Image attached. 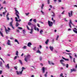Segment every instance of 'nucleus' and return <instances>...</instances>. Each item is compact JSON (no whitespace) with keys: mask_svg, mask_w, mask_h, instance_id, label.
Here are the masks:
<instances>
[{"mask_svg":"<svg viewBox=\"0 0 77 77\" xmlns=\"http://www.w3.org/2000/svg\"><path fill=\"white\" fill-rule=\"evenodd\" d=\"M31 55L29 54H28L26 55V57H25V59H24V60L25 61V62H27L28 61V59L30 57Z\"/></svg>","mask_w":77,"mask_h":77,"instance_id":"obj_1","label":"nucleus"},{"mask_svg":"<svg viewBox=\"0 0 77 77\" xmlns=\"http://www.w3.org/2000/svg\"><path fill=\"white\" fill-rule=\"evenodd\" d=\"M15 14H16V16L17 17V18L18 19H20V17L18 15V14H19V13L18 11L17 10H15Z\"/></svg>","mask_w":77,"mask_h":77,"instance_id":"obj_2","label":"nucleus"},{"mask_svg":"<svg viewBox=\"0 0 77 77\" xmlns=\"http://www.w3.org/2000/svg\"><path fill=\"white\" fill-rule=\"evenodd\" d=\"M71 24L72 25H73V26H74V27H75V25H74L73 24H72V20H69V26L71 28H72V27L71 26Z\"/></svg>","mask_w":77,"mask_h":77,"instance_id":"obj_3","label":"nucleus"},{"mask_svg":"<svg viewBox=\"0 0 77 77\" xmlns=\"http://www.w3.org/2000/svg\"><path fill=\"white\" fill-rule=\"evenodd\" d=\"M8 30L7 29L5 28V31L6 33L7 34H8V32H10L9 30H11V29L9 27L8 28Z\"/></svg>","mask_w":77,"mask_h":77,"instance_id":"obj_4","label":"nucleus"},{"mask_svg":"<svg viewBox=\"0 0 77 77\" xmlns=\"http://www.w3.org/2000/svg\"><path fill=\"white\" fill-rule=\"evenodd\" d=\"M48 24L49 27H52L53 26V23L50 21H48Z\"/></svg>","mask_w":77,"mask_h":77,"instance_id":"obj_5","label":"nucleus"},{"mask_svg":"<svg viewBox=\"0 0 77 77\" xmlns=\"http://www.w3.org/2000/svg\"><path fill=\"white\" fill-rule=\"evenodd\" d=\"M73 11H71V12H68V15L69 16V17H72L73 14Z\"/></svg>","mask_w":77,"mask_h":77,"instance_id":"obj_6","label":"nucleus"},{"mask_svg":"<svg viewBox=\"0 0 77 77\" xmlns=\"http://www.w3.org/2000/svg\"><path fill=\"white\" fill-rule=\"evenodd\" d=\"M13 23V21H11V22L10 23V25L13 28V29H14V27H13V25H12V24Z\"/></svg>","mask_w":77,"mask_h":77,"instance_id":"obj_7","label":"nucleus"},{"mask_svg":"<svg viewBox=\"0 0 77 77\" xmlns=\"http://www.w3.org/2000/svg\"><path fill=\"white\" fill-rule=\"evenodd\" d=\"M62 62H64V60L63 59H61V60H60V62L61 63V64L63 65V66H65V64Z\"/></svg>","mask_w":77,"mask_h":77,"instance_id":"obj_8","label":"nucleus"},{"mask_svg":"<svg viewBox=\"0 0 77 77\" xmlns=\"http://www.w3.org/2000/svg\"><path fill=\"white\" fill-rule=\"evenodd\" d=\"M45 67H43L42 69V70L43 71L42 72L43 73H44L45 72Z\"/></svg>","mask_w":77,"mask_h":77,"instance_id":"obj_9","label":"nucleus"},{"mask_svg":"<svg viewBox=\"0 0 77 77\" xmlns=\"http://www.w3.org/2000/svg\"><path fill=\"white\" fill-rule=\"evenodd\" d=\"M49 48L50 49L51 51H53L54 50V48L53 47L50 46H49Z\"/></svg>","mask_w":77,"mask_h":77,"instance_id":"obj_10","label":"nucleus"},{"mask_svg":"<svg viewBox=\"0 0 77 77\" xmlns=\"http://www.w3.org/2000/svg\"><path fill=\"white\" fill-rule=\"evenodd\" d=\"M62 59L64 60H66L67 61H69V59H68L64 58L63 57H62Z\"/></svg>","mask_w":77,"mask_h":77,"instance_id":"obj_11","label":"nucleus"},{"mask_svg":"<svg viewBox=\"0 0 77 77\" xmlns=\"http://www.w3.org/2000/svg\"><path fill=\"white\" fill-rule=\"evenodd\" d=\"M71 73H72L73 71L75 72L76 71V70L75 69H71Z\"/></svg>","mask_w":77,"mask_h":77,"instance_id":"obj_12","label":"nucleus"},{"mask_svg":"<svg viewBox=\"0 0 77 77\" xmlns=\"http://www.w3.org/2000/svg\"><path fill=\"white\" fill-rule=\"evenodd\" d=\"M52 14L51 15V16L52 17H55L56 16V15H55V14L53 12H52Z\"/></svg>","mask_w":77,"mask_h":77,"instance_id":"obj_13","label":"nucleus"},{"mask_svg":"<svg viewBox=\"0 0 77 77\" xmlns=\"http://www.w3.org/2000/svg\"><path fill=\"white\" fill-rule=\"evenodd\" d=\"M32 45L31 43L29 42L28 43V45L27 46L29 47H30Z\"/></svg>","mask_w":77,"mask_h":77,"instance_id":"obj_14","label":"nucleus"},{"mask_svg":"<svg viewBox=\"0 0 77 77\" xmlns=\"http://www.w3.org/2000/svg\"><path fill=\"white\" fill-rule=\"evenodd\" d=\"M10 41L9 40H8V42H7V44L8 45H11V43H10Z\"/></svg>","mask_w":77,"mask_h":77,"instance_id":"obj_15","label":"nucleus"},{"mask_svg":"<svg viewBox=\"0 0 77 77\" xmlns=\"http://www.w3.org/2000/svg\"><path fill=\"white\" fill-rule=\"evenodd\" d=\"M5 67L8 69H9L10 68L9 66V64H7V65L5 66Z\"/></svg>","mask_w":77,"mask_h":77,"instance_id":"obj_16","label":"nucleus"},{"mask_svg":"<svg viewBox=\"0 0 77 77\" xmlns=\"http://www.w3.org/2000/svg\"><path fill=\"white\" fill-rule=\"evenodd\" d=\"M48 63H49V64L50 65H51V64H52L53 65H54V63H53V62H50L49 61H48Z\"/></svg>","mask_w":77,"mask_h":77,"instance_id":"obj_17","label":"nucleus"},{"mask_svg":"<svg viewBox=\"0 0 77 77\" xmlns=\"http://www.w3.org/2000/svg\"><path fill=\"white\" fill-rule=\"evenodd\" d=\"M20 25V24L18 23V22H16V27H18L19 25Z\"/></svg>","mask_w":77,"mask_h":77,"instance_id":"obj_18","label":"nucleus"},{"mask_svg":"<svg viewBox=\"0 0 77 77\" xmlns=\"http://www.w3.org/2000/svg\"><path fill=\"white\" fill-rule=\"evenodd\" d=\"M36 53H39V54H42V53H41V52L39 51V49H38V50L36 51Z\"/></svg>","mask_w":77,"mask_h":77,"instance_id":"obj_19","label":"nucleus"},{"mask_svg":"<svg viewBox=\"0 0 77 77\" xmlns=\"http://www.w3.org/2000/svg\"><path fill=\"white\" fill-rule=\"evenodd\" d=\"M14 42H17V44H19V43L18 42V40L17 39L14 40Z\"/></svg>","mask_w":77,"mask_h":77,"instance_id":"obj_20","label":"nucleus"},{"mask_svg":"<svg viewBox=\"0 0 77 77\" xmlns=\"http://www.w3.org/2000/svg\"><path fill=\"white\" fill-rule=\"evenodd\" d=\"M19 63H20L21 65H23V63L22 62V60H19Z\"/></svg>","mask_w":77,"mask_h":77,"instance_id":"obj_21","label":"nucleus"},{"mask_svg":"<svg viewBox=\"0 0 77 77\" xmlns=\"http://www.w3.org/2000/svg\"><path fill=\"white\" fill-rule=\"evenodd\" d=\"M0 35H1V36L2 37H4L3 34L2 32L1 31H0Z\"/></svg>","mask_w":77,"mask_h":77,"instance_id":"obj_22","label":"nucleus"},{"mask_svg":"<svg viewBox=\"0 0 77 77\" xmlns=\"http://www.w3.org/2000/svg\"><path fill=\"white\" fill-rule=\"evenodd\" d=\"M30 31H31V32H29L30 33L32 34V32H33V29H30Z\"/></svg>","mask_w":77,"mask_h":77,"instance_id":"obj_23","label":"nucleus"},{"mask_svg":"<svg viewBox=\"0 0 77 77\" xmlns=\"http://www.w3.org/2000/svg\"><path fill=\"white\" fill-rule=\"evenodd\" d=\"M3 4H6V2L5 0H4L2 2Z\"/></svg>","mask_w":77,"mask_h":77,"instance_id":"obj_24","label":"nucleus"},{"mask_svg":"<svg viewBox=\"0 0 77 77\" xmlns=\"http://www.w3.org/2000/svg\"><path fill=\"white\" fill-rule=\"evenodd\" d=\"M16 55L17 56L18 55V51H16Z\"/></svg>","mask_w":77,"mask_h":77,"instance_id":"obj_25","label":"nucleus"},{"mask_svg":"<svg viewBox=\"0 0 77 77\" xmlns=\"http://www.w3.org/2000/svg\"><path fill=\"white\" fill-rule=\"evenodd\" d=\"M49 42V40L48 39H47V40H46V42H45V44H48V42Z\"/></svg>","mask_w":77,"mask_h":77,"instance_id":"obj_26","label":"nucleus"},{"mask_svg":"<svg viewBox=\"0 0 77 77\" xmlns=\"http://www.w3.org/2000/svg\"><path fill=\"white\" fill-rule=\"evenodd\" d=\"M2 61H0V66L2 67Z\"/></svg>","mask_w":77,"mask_h":77,"instance_id":"obj_27","label":"nucleus"},{"mask_svg":"<svg viewBox=\"0 0 77 77\" xmlns=\"http://www.w3.org/2000/svg\"><path fill=\"white\" fill-rule=\"evenodd\" d=\"M28 25L29 26H30V25H32L31 23V22H28Z\"/></svg>","mask_w":77,"mask_h":77,"instance_id":"obj_28","label":"nucleus"},{"mask_svg":"<svg viewBox=\"0 0 77 77\" xmlns=\"http://www.w3.org/2000/svg\"><path fill=\"white\" fill-rule=\"evenodd\" d=\"M44 4H42V6H41L42 9H43V7H44Z\"/></svg>","mask_w":77,"mask_h":77,"instance_id":"obj_29","label":"nucleus"},{"mask_svg":"<svg viewBox=\"0 0 77 77\" xmlns=\"http://www.w3.org/2000/svg\"><path fill=\"white\" fill-rule=\"evenodd\" d=\"M43 32V31L42 30H41L40 31V33H41V35L42 34V32Z\"/></svg>","mask_w":77,"mask_h":77,"instance_id":"obj_30","label":"nucleus"},{"mask_svg":"<svg viewBox=\"0 0 77 77\" xmlns=\"http://www.w3.org/2000/svg\"><path fill=\"white\" fill-rule=\"evenodd\" d=\"M15 20L16 22H18V18L17 17H15Z\"/></svg>","mask_w":77,"mask_h":77,"instance_id":"obj_31","label":"nucleus"},{"mask_svg":"<svg viewBox=\"0 0 77 77\" xmlns=\"http://www.w3.org/2000/svg\"><path fill=\"white\" fill-rule=\"evenodd\" d=\"M73 32H74L75 33H77V31L75 30H73Z\"/></svg>","mask_w":77,"mask_h":77,"instance_id":"obj_32","label":"nucleus"},{"mask_svg":"<svg viewBox=\"0 0 77 77\" xmlns=\"http://www.w3.org/2000/svg\"><path fill=\"white\" fill-rule=\"evenodd\" d=\"M42 57H39V60H40L42 61Z\"/></svg>","mask_w":77,"mask_h":77,"instance_id":"obj_33","label":"nucleus"},{"mask_svg":"<svg viewBox=\"0 0 77 77\" xmlns=\"http://www.w3.org/2000/svg\"><path fill=\"white\" fill-rule=\"evenodd\" d=\"M26 69V68H24V67H22V71H23V70L24 69Z\"/></svg>","mask_w":77,"mask_h":77,"instance_id":"obj_34","label":"nucleus"},{"mask_svg":"<svg viewBox=\"0 0 77 77\" xmlns=\"http://www.w3.org/2000/svg\"><path fill=\"white\" fill-rule=\"evenodd\" d=\"M18 29H23V28H22L21 27H18Z\"/></svg>","mask_w":77,"mask_h":77,"instance_id":"obj_35","label":"nucleus"},{"mask_svg":"<svg viewBox=\"0 0 77 77\" xmlns=\"http://www.w3.org/2000/svg\"><path fill=\"white\" fill-rule=\"evenodd\" d=\"M33 50H34V51H35L36 50V47H35V48H33Z\"/></svg>","mask_w":77,"mask_h":77,"instance_id":"obj_36","label":"nucleus"},{"mask_svg":"<svg viewBox=\"0 0 77 77\" xmlns=\"http://www.w3.org/2000/svg\"><path fill=\"white\" fill-rule=\"evenodd\" d=\"M26 46H24L23 47V49H26Z\"/></svg>","mask_w":77,"mask_h":77,"instance_id":"obj_37","label":"nucleus"},{"mask_svg":"<svg viewBox=\"0 0 77 77\" xmlns=\"http://www.w3.org/2000/svg\"><path fill=\"white\" fill-rule=\"evenodd\" d=\"M14 68L16 70H17V69L18 68V67L17 66H15V67H14Z\"/></svg>","mask_w":77,"mask_h":77,"instance_id":"obj_38","label":"nucleus"},{"mask_svg":"<svg viewBox=\"0 0 77 77\" xmlns=\"http://www.w3.org/2000/svg\"><path fill=\"white\" fill-rule=\"evenodd\" d=\"M34 29L35 31H37V27H36V26H35V27L34 28Z\"/></svg>","mask_w":77,"mask_h":77,"instance_id":"obj_39","label":"nucleus"},{"mask_svg":"<svg viewBox=\"0 0 77 77\" xmlns=\"http://www.w3.org/2000/svg\"><path fill=\"white\" fill-rule=\"evenodd\" d=\"M59 35H57V38H56V40L57 41L58 40V38H59Z\"/></svg>","mask_w":77,"mask_h":77,"instance_id":"obj_40","label":"nucleus"},{"mask_svg":"<svg viewBox=\"0 0 77 77\" xmlns=\"http://www.w3.org/2000/svg\"><path fill=\"white\" fill-rule=\"evenodd\" d=\"M16 72H17V75L20 74V72H18V71H16Z\"/></svg>","mask_w":77,"mask_h":77,"instance_id":"obj_41","label":"nucleus"},{"mask_svg":"<svg viewBox=\"0 0 77 77\" xmlns=\"http://www.w3.org/2000/svg\"><path fill=\"white\" fill-rule=\"evenodd\" d=\"M66 67L67 68H68V66H69V64H66Z\"/></svg>","mask_w":77,"mask_h":77,"instance_id":"obj_42","label":"nucleus"},{"mask_svg":"<svg viewBox=\"0 0 77 77\" xmlns=\"http://www.w3.org/2000/svg\"><path fill=\"white\" fill-rule=\"evenodd\" d=\"M33 22H34L35 23H36V20L35 19L34 20H33Z\"/></svg>","mask_w":77,"mask_h":77,"instance_id":"obj_43","label":"nucleus"},{"mask_svg":"<svg viewBox=\"0 0 77 77\" xmlns=\"http://www.w3.org/2000/svg\"><path fill=\"white\" fill-rule=\"evenodd\" d=\"M63 73H61L60 75V77H63Z\"/></svg>","mask_w":77,"mask_h":77,"instance_id":"obj_44","label":"nucleus"},{"mask_svg":"<svg viewBox=\"0 0 77 77\" xmlns=\"http://www.w3.org/2000/svg\"><path fill=\"white\" fill-rule=\"evenodd\" d=\"M26 27L27 28V29L29 30H30V29H29V27L28 26V25L26 26Z\"/></svg>","mask_w":77,"mask_h":77,"instance_id":"obj_45","label":"nucleus"},{"mask_svg":"<svg viewBox=\"0 0 77 77\" xmlns=\"http://www.w3.org/2000/svg\"><path fill=\"white\" fill-rule=\"evenodd\" d=\"M17 56H15V57H14V60H15L17 58Z\"/></svg>","mask_w":77,"mask_h":77,"instance_id":"obj_46","label":"nucleus"},{"mask_svg":"<svg viewBox=\"0 0 77 77\" xmlns=\"http://www.w3.org/2000/svg\"><path fill=\"white\" fill-rule=\"evenodd\" d=\"M7 19L8 20H9L10 19V18H9L8 16H7Z\"/></svg>","mask_w":77,"mask_h":77,"instance_id":"obj_47","label":"nucleus"},{"mask_svg":"<svg viewBox=\"0 0 77 77\" xmlns=\"http://www.w3.org/2000/svg\"><path fill=\"white\" fill-rule=\"evenodd\" d=\"M75 59L74 58L73 59V62H74V63H75Z\"/></svg>","mask_w":77,"mask_h":77,"instance_id":"obj_48","label":"nucleus"},{"mask_svg":"<svg viewBox=\"0 0 77 77\" xmlns=\"http://www.w3.org/2000/svg\"><path fill=\"white\" fill-rule=\"evenodd\" d=\"M0 59H1L3 63H5V61H4L3 60L2 58H1Z\"/></svg>","mask_w":77,"mask_h":77,"instance_id":"obj_49","label":"nucleus"},{"mask_svg":"<svg viewBox=\"0 0 77 77\" xmlns=\"http://www.w3.org/2000/svg\"><path fill=\"white\" fill-rule=\"evenodd\" d=\"M44 76H45V77H47V74H45Z\"/></svg>","mask_w":77,"mask_h":77,"instance_id":"obj_50","label":"nucleus"},{"mask_svg":"<svg viewBox=\"0 0 77 77\" xmlns=\"http://www.w3.org/2000/svg\"><path fill=\"white\" fill-rule=\"evenodd\" d=\"M48 4H50V0H48Z\"/></svg>","mask_w":77,"mask_h":77,"instance_id":"obj_51","label":"nucleus"},{"mask_svg":"<svg viewBox=\"0 0 77 77\" xmlns=\"http://www.w3.org/2000/svg\"><path fill=\"white\" fill-rule=\"evenodd\" d=\"M23 72V71H22V70L21 71V72H19V73H20V74H22V72Z\"/></svg>","mask_w":77,"mask_h":77,"instance_id":"obj_52","label":"nucleus"},{"mask_svg":"<svg viewBox=\"0 0 77 77\" xmlns=\"http://www.w3.org/2000/svg\"><path fill=\"white\" fill-rule=\"evenodd\" d=\"M2 70H0V74H1L2 73Z\"/></svg>","mask_w":77,"mask_h":77,"instance_id":"obj_53","label":"nucleus"},{"mask_svg":"<svg viewBox=\"0 0 77 77\" xmlns=\"http://www.w3.org/2000/svg\"><path fill=\"white\" fill-rule=\"evenodd\" d=\"M16 32H20L19 30H16Z\"/></svg>","mask_w":77,"mask_h":77,"instance_id":"obj_54","label":"nucleus"},{"mask_svg":"<svg viewBox=\"0 0 77 77\" xmlns=\"http://www.w3.org/2000/svg\"><path fill=\"white\" fill-rule=\"evenodd\" d=\"M25 14L26 15V16H27L28 14H29V13H25Z\"/></svg>","mask_w":77,"mask_h":77,"instance_id":"obj_55","label":"nucleus"},{"mask_svg":"<svg viewBox=\"0 0 77 77\" xmlns=\"http://www.w3.org/2000/svg\"><path fill=\"white\" fill-rule=\"evenodd\" d=\"M37 26L38 27H40V26H39V24L38 23H37Z\"/></svg>","mask_w":77,"mask_h":77,"instance_id":"obj_56","label":"nucleus"},{"mask_svg":"<svg viewBox=\"0 0 77 77\" xmlns=\"http://www.w3.org/2000/svg\"><path fill=\"white\" fill-rule=\"evenodd\" d=\"M58 2L60 3L62 2V1L61 0H58Z\"/></svg>","mask_w":77,"mask_h":77,"instance_id":"obj_57","label":"nucleus"},{"mask_svg":"<svg viewBox=\"0 0 77 77\" xmlns=\"http://www.w3.org/2000/svg\"><path fill=\"white\" fill-rule=\"evenodd\" d=\"M7 12V10H6V11H5V12H3V14H5V13H6V12Z\"/></svg>","mask_w":77,"mask_h":77,"instance_id":"obj_58","label":"nucleus"},{"mask_svg":"<svg viewBox=\"0 0 77 77\" xmlns=\"http://www.w3.org/2000/svg\"><path fill=\"white\" fill-rule=\"evenodd\" d=\"M69 57L71 59H72V57L70 55H69Z\"/></svg>","mask_w":77,"mask_h":77,"instance_id":"obj_59","label":"nucleus"},{"mask_svg":"<svg viewBox=\"0 0 77 77\" xmlns=\"http://www.w3.org/2000/svg\"><path fill=\"white\" fill-rule=\"evenodd\" d=\"M39 48H40V49L42 48V45H39Z\"/></svg>","mask_w":77,"mask_h":77,"instance_id":"obj_60","label":"nucleus"},{"mask_svg":"<svg viewBox=\"0 0 77 77\" xmlns=\"http://www.w3.org/2000/svg\"><path fill=\"white\" fill-rule=\"evenodd\" d=\"M73 6L74 7H76V8H77V5H73Z\"/></svg>","mask_w":77,"mask_h":77,"instance_id":"obj_61","label":"nucleus"},{"mask_svg":"<svg viewBox=\"0 0 77 77\" xmlns=\"http://www.w3.org/2000/svg\"><path fill=\"white\" fill-rule=\"evenodd\" d=\"M9 15V14L8 13L6 15V17H8V16Z\"/></svg>","mask_w":77,"mask_h":77,"instance_id":"obj_62","label":"nucleus"},{"mask_svg":"<svg viewBox=\"0 0 77 77\" xmlns=\"http://www.w3.org/2000/svg\"><path fill=\"white\" fill-rule=\"evenodd\" d=\"M66 51H67V52H70V51H68L67 50H66Z\"/></svg>","mask_w":77,"mask_h":77,"instance_id":"obj_63","label":"nucleus"},{"mask_svg":"<svg viewBox=\"0 0 77 77\" xmlns=\"http://www.w3.org/2000/svg\"><path fill=\"white\" fill-rule=\"evenodd\" d=\"M50 7L51 8H52V5H49Z\"/></svg>","mask_w":77,"mask_h":77,"instance_id":"obj_64","label":"nucleus"}]
</instances>
